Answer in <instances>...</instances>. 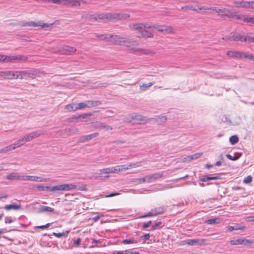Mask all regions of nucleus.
I'll list each match as a JSON object with an SVG mask.
<instances>
[{
  "mask_svg": "<svg viewBox=\"0 0 254 254\" xmlns=\"http://www.w3.org/2000/svg\"><path fill=\"white\" fill-rule=\"evenodd\" d=\"M15 60H20V61H26L28 59V58L25 56H14Z\"/></svg>",
  "mask_w": 254,
  "mask_h": 254,
  "instance_id": "obj_51",
  "label": "nucleus"
},
{
  "mask_svg": "<svg viewBox=\"0 0 254 254\" xmlns=\"http://www.w3.org/2000/svg\"><path fill=\"white\" fill-rule=\"evenodd\" d=\"M76 186L73 184H63L51 187V191H58L61 190H69L75 189Z\"/></svg>",
  "mask_w": 254,
  "mask_h": 254,
  "instance_id": "obj_4",
  "label": "nucleus"
},
{
  "mask_svg": "<svg viewBox=\"0 0 254 254\" xmlns=\"http://www.w3.org/2000/svg\"><path fill=\"white\" fill-rule=\"evenodd\" d=\"M245 8L254 9V1H246Z\"/></svg>",
  "mask_w": 254,
  "mask_h": 254,
  "instance_id": "obj_46",
  "label": "nucleus"
},
{
  "mask_svg": "<svg viewBox=\"0 0 254 254\" xmlns=\"http://www.w3.org/2000/svg\"><path fill=\"white\" fill-rule=\"evenodd\" d=\"M246 1H235L233 2V3L237 7H245L246 6Z\"/></svg>",
  "mask_w": 254,
  "mask_h": 254,
  "instance_id": "obj_41",
  "label": "nucleus"
},
{
  "mask_svg": "<svg viewBox=\"0 0 254 254\" xmlns=\"http://www.w3.org/2000/svg\"><path fill=\"white\" fill-rule=\"evenodd\" d=\"M151 224V221H149L148 222L146 223H144L142 225V228L143 229H146L148 227H149Z\"/></svg>",
  "mask_w": 254,
  "mask_h": 254,
  "instance_id": "obj_61",
  "label": "nucleus"
},
{
  "mask_svg": "<svg viewBox=\"0 0 254 254\" xmlns=\"http://www.w3.org/2000/svg\"><path fill=\"white\" fill-rule=\"evenodd\" d=\"M76 51L75 48L67 46H64L60 49V52L65 55H70L76 52Z\"/></svg>",
  "mask_w": 254,
  "mask_h": 254,
  "instance_id": "obj_14",
  "label": "nucleus"
},
{
  "mask_svg": "<svg viewBox=\"0 0 254 254\" xmlns=\"http://www.w3.org/2000/svg\"><path fill=\"white\" fill-rule=\"evenodd\" d=\"M29 70H17L14 71L15 79H25L28 78Z\"/></svg>",
  "mask_w": 254,
  "mask_h": 254,
  "instance_id": "obj_9",
  "label": "nucleus"
},
{
  "mask_svg": "<svg viewBox=\"0 0 254 254\" xmlns=\"http://www.w3.org/2000/svg\"><path fill=\"white\" fill-rule=\"evenodd\" d=\"M138 38H144L145 39L148 38H152L153 34L150 31H148L147 29L143 30V32H142L140 35H136Z\"/></svg>",
  "mask_w": 254,
  "mask_h": 254,
  "instance_id": "obj_23",
  "label": "nucleus"
},
{
  "mask_svg": "<svg viewBox=\"0 0 254 254\" xmlns=\"http://www.w3.org/2000/svg\"><path fill=\"white\" fill-rule=\"evenodd\" d=\"M98 134V133L96 132L89 135L82 136L79 138L78 141L79 142H84L97 136Z\"/></svg>",
  "mask_w": 254,
  "mask_h": 254,
  "instance_id": "obj_18",
  "label": "nucleus"
},
{
  "mask_svg": "<svg viewBox=\"0 0 254 254\" xmlns=\"http://www.w3.org/2000/svg\"><path fill=\"white\" fill-rule=\"evenodd\" d=\"M139 166L140 165L138 164V163L133 164L130 163L127 165L117 166H116V169H117V171L121 172L127 170L131 168H135Z\"/></svg>",
  "mask_w": 254,
  "mask_h": 254,
  "instance_id": "obj_11",
  "label": "nucleus"
},
{
  "mask_svg": "<svg viewBox=\"0 0 254 254\" xmlns=\"http://www.w3.org/2000/svg\"><path fill=\"white\" fill-rule=\"evenodd\" d=\"M153 28L159 32H166L169 33L173 32V28L171 26L165 25H153Z\"/></svg>",
  "mask_w": 254,
  "mask_h": 254,
  "instance_id": "obj_6",
  "label": "nucleus"
},
{
  "mask_svg": "<svg viewBox=\"0 0 254 254\" xmlns=\"http://www.w3.org/2000/svg\"><path fill=\"white\" fill-rule=\"evenodd\" d=\"M23 138L25 142H29L32 140V137H31V135L29 133L24 136Z\"/></svg>",
  "mask_w": 254,
  "mask_h": 254,
  "instance_id": "obj_54",
  "label": "nucleus"
},
{
  "mask_svg": "<svg viewBox=\"0 0 254 254\" xmlns=\"http://www.w3.org/2000/svg\"><path fill=\"white\" fill-rule=\"evenodd\" d=\"M21 207V205H17L15 204H12L10 205H6L5 206L4 208L7 210H9L10 209H14V210H18L20 209Z\"/></svg>",
  "mask_w": 254,
  "mask_h": 254,
  "instance_id": "obj_31",
  "label": "nucleus"
},
{
  "mask_svg": "<svg viewBox=\"0 0 254 254\" xmlns=\"http://www.w3.org/2000/svg\"><path fill=\"white\" fill-rule=\"evenodd\" d=\"M132 121H133V124H144L149 122V119L140 115L135 114L128 115L124 119V122L127 123H131Z\"/></svg>",
  "mask_w": 254,
  "mask_h": 254,
  "instance_id": "obj_2",
  "label": "nucleus"
},
{
  "mask_svg": "<svg viewBox=\"0 0 254 254\" xmlns=\"http://www.w3.org/2000/svg\"><path fill=\"white\" fill-rule=\"evenodd\" d=\"M52 24H48L47 23H43L41 21H39L37 22H35L34 21H31L28 22H26L22 25L23 26H33V27H37V26H41L42 27H48L50 26H52Z\"/></svg>",
  "mask_w": 254,
  "mask_h": 254,
  "instance_id": "obj_8",
  "label": "nucleus"
},
{
  "mask_svg": "<svg viewBox=\"0 0 254 254\" xmlns=\"http://www.w3.org/2000/svg\"><path fill=\"white\" fill-rule=\"evenodd\" d=\"M161 223H162V222L161 221L155 223V224L152 226V229L153 230L156 229L157 228V227H159L160 226V225L161 224Z\"/></svg>",
  "mask_w": 254,
  "mask_h": 254,
  "instance_id": "obj_63",
  "label": "nucleus"
},
{
  "mask_svg": "<svg viewBox=\"0 0 254 254\" xmlns=\"http://www.w3.org/2000/svg\"><path fill=\"white\" fill-rule=\"evenodd\" d=\"M202 153H196L192 155H190L191 160L196 159L199 158L202 155Z\"/></svg>",
  "mask_w": 254,
  "mask_h": 254,
  "instance_id": "obj_48",
  "label": "nucleus"
},
{
  "mask_svg": "<svg viewBox=\"0 0 254 254\" xmlns=\"http://www.w3.org/2000/svg\"><path fill=\"white\" fill-rule=\"evenodd\" d=\"M143 23H131L129 25V28L133 30H140Z\"/></svg>",
  "mask_w": 254,
  "mask_h": 254,
  "instance_id": "obj_32",
  "label": "nucleus"
},
{
  "mask_svg": "<svg viewBox=\"0 0 254 254\" xmlns=\"http://www.w3.org/2000/svg\"><path fill=\"white\" fill-rule=\"evenodd\" d=\"M229 141L232 145H234L238 142V137L237 135H233L230 137Z\"/></svg>",
  "mask_w": 254,
  "mask_h": 254,
  "instance_id": "obj_42",
  "label": "nucleus"
},
{
  "mask_svg": "<svg viewBox=\"0 0 254 254\" xmlns=\"http://www.w3.org/2000/svg\"><path fill=\"white\" fill-rule=\"evenodd\" d=\"M42 133H43L42 131L41 130H37L34 132H32L29 133L32 137V139H33L36 137L39 136Z\"/></svg>",
  "mask_w": 254,
  "mask_h": 254,
  "instance_id": "obj_39",
  "label": "nucleus"
},
{
  "mask_svg": "<svg viewBox=\"0 0 254 254\" xmlns=\"http://www.w3.org/2000/svg\"><path fill=\"white\" fill-rule=\"evenodd\" d=\"M217 13L219 16H220L221 17H223L224 16H226V8L221 7L219 8L218 9Z\"/></svg>",
  "mask_w": 254,
  "mask_h": 254,
  "instance_id": "obj_40",
  "label": "nucleus"
},
{
  "mask_svg": "<svg viewBox=\"0 0 254 254\" xmlns=\"http://www.w3.org/2000/svg\"><path fill=\"white\" fill-rule=\"evenodd\" d=\"M226 16L228 18H234L238 13V11L236 9H228L226 8Z\"/></svg>",
  "mask_w": 254,
  "mask_h": 254,
  "instance_id": "obj_26",
  "label": "nucleus"
},
{
  "mask_svg": "<svg viewBox=\"0 0 254 254\" xmlns=\"http://www.w3.org/2000/svg\"><path fill=\"white\" fill-rule=\"evenodd\" d=\"M129 15L128 14L107 13L99 14L96 17L98 18V20L110 21L112 20H119L125 19L129 17Z\"/></svg>",
  "mask_w": 254,
  "mask_h": 254,
  "instance_id": "obj_1",
  "label": "nucleus"
},
{
  "mask_svg": "<svg viewBox=\"0 0 254 254\" xmlns=\"http://www.w3.org/2000/svg\"><path fill=\"white\" fill-rule=\"evenodd\" d=\"M54 211V209L52 207L42 205L41 208L38 210V213H41L45 211L53 212Z\"/></svg>",
  "mask_w": 254,
  "mask_h": 254,
  "instance_id": "obj_30",
  "label": "nucleus"
},
{
  "mask_svg": "<svg viewBox=\"0 0 254 254\" xmlns=\"http://www.w3.org/2000/svg\"><path fill=\"white\" fill-rule=\"evenodd\" d=\"M5 148L6 150L8 151H9L10 150H13L16 148V146H15L13 144V143L10 144L6 147H5Z\"/></svg>",
  "mask_w": 254,
  "mask_h": 254,
  "instance_id": "obj_55",
  "label": "nucleus"
},
{
  "mask_svg": "<svg viewBox=\"0 0 254 254\" xmlns=\"http://www.w3.org/2000/svg\"><path fill=\"white\" fill-rule=\"evenodd\" d=\"M24 181L29 180L30 181L34 182H44L47 181V179L46 178H41L37 176H24Z\"/></svg>",
  "mask_w": 254,
  "mask_h": 254,
  "instance_id": "obj_17",
  "label": "nucleus"
},
{
  "mask_svg": "<svg viewBox=\"0 0 254 254\" xmlns=\"http://www.w3.org/2000/svg\"><path fill=\"white\" fill-rule=\"evenodd\" d=\"M6 179L8 180H22L24 181V175H19L17 173H12L6 177Z\"/></svg>",
  "mask_w": 254,
  "mask_h": 254,
  "instance_id": "obj_16",
  "label": "nucleus"
},
{
  "mask_svg": "<svg viewBox=\"0 0 254 254\" xmlns=\"http://www.w3.org/2000/svg\"><path fill=\"white\" fill-rule=\"evenodd\" d=\"M76 105L75 104H68L65 106V109L68 112L75 111L77 110V109H75Z\"/></svg>",
  "mask_w": 254,
  "mask_h": 254,
  "instance_id": "obj_37",
  "label": "nucleus"
},
{
  "mask_svg": "<svg viewBox=\"0 0 254 254\" xmlns=\"http://www.w3.org/2000/svg\"><path fill=\"white\" fill-rule=\"evenodd\" d=\"M116 38L118 39V41L117 42L118 45H124L127 47H130L131 46H137L139 45V43L136 41H131L124 37H116Z\"/></svg>",
  "mask_w": 254,
  "mask_h": 254,
  "instance_id": "obj_3",
  "label": "nucleus"
},
{
  "mask_svg": "<svg viewBox=\"0 0 254 254\" xmlns=\"http://www.w3.org/2000/svg\"><path fill=\"white\" fill-rule=\"evenodd\" d=\"M252 240H249L246 239H239L232 240L230 241L232 245H247L248 244L253 243Z\"/></svg>",
  "mask_w": 254,
  "mask_h": 254,
  "instance_id": "obj_10",
  "label": "nucleus"
},
{
  "mask_svg": "<svg viewBox=\"0 0 254 254\" xmlns=\"http://www.w3.org/2000/svg\"><path fill=\"white\" fill-rule=\"evenodd\" d=\"M134 182L137 184H142L145 182L147 183V180L145 179V176L141 179H135L134 180Z\"/></svg>",
  "mask_w": 254,
  "mask_h": 254,
  "instance_id": "obj_49",
  "label": "nucleus"
},
{
  "mask_svg": "<svg viewBox=\"0 0 254 254\" xmlns=\"http://www.w3.org/2000/svg\"><path fill=\"white\" fill-rule=\"evenodd\" d=\"M134 53L135 54H139V55H148V54H154V53L148 50V49H143L140 48H137L134 50Z\"/></svg>",
  "mask_w": 254,
  "mask_h": 254,
  "instance_id": "obj_22",
  "label": "nucleus"
},
{
  "mask_svg": "<svg viewBox=\"0 0 254 254\" xmlns=\"http://www.w3.org/2000/svg\"><path fill=\"white\" fill-rule=\"evenodd\" d=\"M92 115V113H86V114H83L79 115L78 116H75V117H74V118L76 119H77L80 117H81L83 119H85L87 117H90V116H91Z\"/></svg>",
  "mask_w": 254,
  "mask_h": 254,
  "instance_id": "obj_47",
  "label": "nucleus"
},
{
  "mask_svg": "<svg viewBox=\"0 0 254 254\" xmlns=\"http://www.w3.org/2000/svg\"><path fill=\"white\" fill-rule=\"evenodd\" d=\"M81 18L91 21H98L97 17L94 14H83Z\"/></svg>",
  "mask_w": 254,
  "mask_h": 254,
  "instance_id": "obj_27",
  "label": "nucleus"
},
{
  "mask_svg": "<svg viewBox=\"0 0 254 254\" xmlns=\"http://www.w3.org/2000/svg\"><path fill=\"white\" fill-rule=\"evenodd\" d=\"M109 173H114L117 171V169H116V167H111L107 168Z\"/></svg>",
  "mask_w": 254,
  "mask_h": 254,
  "instance_id": "obj_58",
  "label": "nucleus"
},
{
  "mask_svg": "<svg viewBox=\"0 0 254 254\" xmlns=\"http://www.w3.org/2000/svg\"><path fill=\"white\" fill-rule=\"evenodd\" d=\"M86 105V102L80 103L78 104H76L75 106V109L79 110L85 108H87Z\"/></svg>",
  "mask_w": 254,
  "mask_h": 254,
  "instance_id": "obj_45",
  "label": "nucleus"
},
{
  "mask_svg": "<svg viewBox=\"0 0 254 254\" xmlns=\"http://www.w3.org/2000/svg\"><path fill=\"white\" fill-rule=\"evenodd\" d=\"M220 179L219 176L215 177H209L206 175L202 176L200 178V181L203 182H205L210 180H216Z\"/></svg>",
  "mask_w": 254,
  "mask_h": 254,
  "instance_id": "obj_28",
  "label": "nucleus"
},
{
  "mask_svg": "<svg viewBox=\"0 0 254 254\" xmlns=\"http://www.w3.org/2000/svg\"><path fill=\"white\" fill-rule=\"evenodd\" d=\"M163 176L162 173H155L152 175H147L145 176V179L147 180V183H151L155 181Z\"/></svg>",
  "mask_w": 254,
  "mask_h": 254,
  "instance_id": "obj_15",
  "label": "nucleus"
},
{
  "mask_svg": "<svg viewBox=\"0 0 254 254\" xmlns=\"http://www.w3.org/2000/svg\"><path fill=\"white\" fill-rule=\"evenodd\" d=\"M239 59L247 58L248 59L249 54L245 52H240Z\"/></svg>",
  "mask_w": 254,
  "mask_h": 254,
  "instance_id": "obj_53",
  "label": "nucleus"
},
{
  "mask_svg": "<svg viewBox=\"0 0 254 254\" xmlns=\"http://www.w3.org/2000/svg\"><path fill=\"white\" fill-rule=\"evenodd\" d=\"M253 178L251 176H247L244 180L243 183L244 184H249L252 181Z\"/></svg>",
  "mask_w": 254,
  "mask_h": 254,
  "instance_id": "obj_52",
  "label": "nucleus"
},
{
  "mask_svg": "<svg viewBox=\"0 0 254 254\" xmlns=\"http://www.w3.org/2000/svg\"><path fill=\"white\" fill-rule=\"evenodd\" d=\"M196 6H193V5H188L182 6L181 7V9L183 10H193V11H197V9L195 8Z\"/></svg>",
  "mask_w": 254,
  "mask_h": 254,
  "instance_id": "obj_36",
  "label": "nucleus"
},
{
  "mask_svg": "<svg viewBox=\"0 0 254 254\" xmlns=\"http://www.w3.org/2000/svg\"><path fill=\"white\" fill-rule=\"evenodd\" d=\"M28 78L32 79L35 78L37 76H39L44 74L43 71H40L37 69L29 70Z\"/></svg>",
  "mask_w": 254,
  "mask_h": 254,
  "instance_id": "obj_19",
  "label": "nucleus"
},
{
  "mask_svg": "<svg viewBox=\"0 0 254 254\" xmlns=\"http://www.w3.org/2000/svg\"><path fill=\"white\" fill-rule=\"evenodd\" d=\"M247 41L249 43H254V37L247 36Z\"/></svg>",
  "mask_w": 254,
  "mask_h": 254,
  "instance_id": "obj_64",
  "label": "nucleus"
},
{
  "mask_svg": "<svg viewBox=\"0 0 254 254\" xmlns=\"http://www.w3.org/2000/svg\"><path fill=\"white\" fill-rule=\"evenodd\" d=\"M94 124V127L97 128L99 129H103L105 130H112L113 127L111 126H108L104 123L100 122H96L93 123Z\"/></svg>",
  "mask_w": 254,
  "mask_h": 254,
  "instance_id": "obj_12",
  "label": "nucleus"
},
{
  "mask_svg": "<svg viewBox=\"0 0 254 254\" xmlns=\"http://www.w3.org/2000/svg\"><path fill=\"white\" fill-rule=\"evenodd\" d=\"M14 56H7L4 55L0 54V62L12 63L15 60Z\"/></svg>",
  "mask_w": 254,
  "mask_h": 254,
  "instance_id": "obj_20",
  "label": "nucleus"
},
{
  "mask_svg": "<svg viewBox=\"0 0 254 254\" xmlns=\"http://www.w3.org/2000/svg\"><path fill=\"white\" fill-rule=\"evenodd\" d=\"M49 2L64 4V1L63 0H49Z\"/></svg>",
  "mask_w": 254,
  "mask_h": 254,
  "instance_id": "obj_56",
  "label": "nucleus"
},
{
  "mask_svg": "<svg viewBox=\"0 0 254 254\" xmlns=\"http://www.w3.org/2000/svg\"><path fill=\"white\" fill-rule=\"evenodd\" d=\"M222 39L226 41H234L233 40V36H227L225 37H223Z\"/></svg>",
  "mask_w": 254,
  "mask_h": 254,
  "instance_id": "obj_59",
  "label": "nucleus"
},
{
  "mask_svg": "<svg viewBox=\"0 0 254 254\" xmlns=\"http://www.w3.org/2000/svg\"><path fill=\"white\" fill-rule=\"evenodd\" d=\"M207 222L209 224H215L217 222V219H209L207 220Z\"/></svg>",
  "mask_w": 254,
  "mask_h": 254,
  "instance_id": "obj_60",
  "label": "nucleus"
},
{
  "mask_svg": "<svg viewBox=\"0 0 254 254\" xmlns=\"http://www.w3.org/2000/svg\"><path fill=\"white\" fill-rule=\"evenodd\" d=\"M96 37L98 38L100 40H104L106 42H109L110 39V34H97Z\"/></svg>",
  "mask_w": 254,
  "mask_h": 254,
  "instance_id": "obj_35",
  "label": "nucleus"
},
{
  "mask_svg": "<svg viewBox=\"0 0 254 254\" xmlns=\"http://www.w3.org/2000/svg\"><path fill=\"white\" fill-rule=\"evenodd\" d=\"M240 53L238 51H227L226 54L231 57L239 58Z\"/></svg>",
  "mask_w": 254,
  "mask_h": 254,
  "instance_id": "obj_33",
  "label": "nucleus"
},
{
  "mask_svg": "<svg viewBox=\"0 0 254 254\" xmlns=\"http://www.w3.org/2000/svg\"><path fill=\"white\" fill-rule=\"evenodd\" d=\"M64 5H69L71 6H77L80 5V1L79 0H63Z\"/></svg>",
  "mask_w": 254,
  "mask_h": 254,
  "instance_id": "obj_21",
  "label": "nucleus"
},
{
  "mask_svg": "<svg viewBox=\"0 0 254 254\" xmlns=\"http://www.w3.org/2000/svg\"><path fill=\"white\" fill-rule=\"evenodd\" d=\"M243 228H244V227L243 228H240V227H237V226H229L227 227V230L228 231L231 232V231H233V230L243 229Z\"/></svg>",
  "mask_w": 254,
  "mask_h": 254,
  "instance_id": "obj_50",
  "label": "nucleus"
},
{
  "mask_svg": "<svg viewBox=\"0 0 254 254\" xmlns=\"http://www.w3.org/2000/svg\"><path fill=\"white\" fill-rule=\"evenodd\" d=\"M190 157V156H187L185 157H184L183 159L181 160V162H188L191 161Z\"/></svg>",
  "mask_w": 254,
  "mask_h": 254,
  "instance_id": "obj_57",
  "label": "nucleus"
},
{
  "mask_svg": "<svg viewBox=\"0 0 254 254\" xmlns=\"http://www.w3.org/2000/svg\"><path fill=\"white\" fill-rule=\"evenodd\" d=\"M155 120V122L158 125H162L165 123L167 120V118L165 116H156L155 118L153 119Z\"/></svg>",
  "mask_w": 254,
  "mask_h": 254,
  "instance_id": "obj_25",
  "label": "nucleus"
},
{
  "mask_svg": "<svg viewBox=\"0 0 254 254\" xmlns=\"http://www.w3.org/2000/svg\"><path fill=\"white\" fill-rule=\"evenodd\" d=\"M25 143V142L22 137V138L17 140L16 141L13 143V144L15 146H16V148H17L23 145Z\"/></svg>",
  "mask_w": 254,
  "mask_h": 254,
  "instance_id": "obj_38",
  "label": "nucleus"
},
{
  "mask_svg": "<svg viewBox=\"0 0 254 254\" xmlns=\"http://www.w3.org/2000/svg\"><path fill=\"white\" fill-rule=\"evenodd\" d=\"M86 102L87 108L97 106L101 104V103L99 101H87Z\"/></svg>",
  "mask_w": 254,
  "mask_h": 254,
  "instance_id": "obj_29",
  "label": "nucleus"
},
{
  "mask_svg": "<svg viewBox=\"0 0 254 254\" xmlns=\"http://www.w3.org/2000/svg\"><path fill=\"white\" fill-rule=\"evenodd\" d=\"M184 244H187L190 246L200 245L204 242L203 240L189 239L182 242Z\"/></svg>",
  "mask_w": 254,
  "mask_h": 254,
  "instance_id": "obj_13",
  "label": "nucleus"
},
{
  "mask_svg": "<svg viewBox=\"0 0 254 254\" xmlns=\"http://www.w3.org/2000/svg\"><path fill=\"white\" fill-rule=\"evenodd\" d=\"M153 25H152L148 23L143 24V29H144V30H145V29L147 30L148 29L153 28Z\"/></svg>",
  "mask_w": 254,
  "mask_h": 254,
  "instance_id": "obj_62",
  "label": "nucleus"
},
{
  "mask_svg": "<svg viewBox=\"0 0 254 254\" xmlns=\"http://www.w3.org/2000/svg\"><path fill=\"white\" fill-rule=\"evenodd\" d=\"M116 37H119L118 35H113L110 34V39L109 42L111 44H117L118 39L116 38Z\"/></svg>",
  "mask_w": 254,
  "mask_h": 254,
  "instance_id": "obj_34",
  "label": "nucleus"
},
{
  "mask_svg": "<svg viewBox=\"0 0 254 254\" xmlns=\"http://www.w3.org/2000/svg\"><path fill=\"white\" fill-rule=\"evenodd\" d=\"M165 210V207L164 206L156 207L151 209L150 211L148 212L147 214L142 216L141 218L156 216L158 215H160L164 213Z\"/></svg>",
  "mask_w": 254,
  "mask_h": 254,
  "instance_id": "obj_5",
  "label": "nucleus"
},
{
  "mask_svg": "<svg viewBox=\"0 0 254 254\" xmlns=\"http://www.w3.org/2000/svg\"><path fill=\"white\" fill-rule=\"evenodd\" d=\"M233 40L234 41L247 42V36H243L240 34H236L233 35Z\"/></svg>",
  "mask_w": 254,
  "mask_h": 254,
  "instance_id": "obj_24",
  "label": "nucleus"
},
{
  "mask_svg": "<svg viewBox=\"0 0 254 254\" xmlns=\"http://www.w3.org/2000/svg\"><path fill=\"white\" fill-rule=\"evenodd\" d=\"M136 242H137L134 240L133 238H131L129 239L124 240L122 242V243L125 245L136 243Z\"/></svg>",
  "mask_w": 254,
  "mask_h": 254,
  "instance_id": "obj_43",
  "label": "nucleus"
},
{
  "mask_svg": "<svg viewBox=\"0 0 254 254\" xmlns=\"http://www.w3.org/2000/svg\"><path fill=\"white\" fill-rule=\"evenodd\" d=\"M0 78L2 79H15L14 71H0Z\"/></svg>",
  "mask_w": 254,
  "mask_h": 254,
  "instance_id": "obj_7",
  "label": "nucleus"
},
{
  "mask_svg": "<svg viewBox=\"0 0 254 254\" xmlns=\"http://www.w3.org/2000/svg\"><path fill=\"white\" fill-rule=\"evenodd\" d=\"M153 82H149L147 84H143L142 85H140V89L141 90V91H145L148 87L152 86V85H153Z\"/></svg>",
  "mask_w": 254,
  "mask_h": 254,
  "instance_id": "obj_44",
  "label": "nucleus"
}]
</instances>
